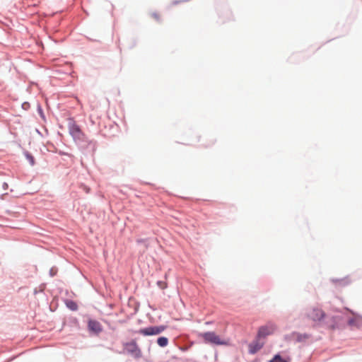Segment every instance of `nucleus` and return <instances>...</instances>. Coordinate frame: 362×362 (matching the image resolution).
I'll list each match as a JSON object with an SVG mask.
<instances>
[{
	"label": "nucleus",
	"mask_w": 362,
	"mask_h": 362,
	"mask_svg": "<svg viewBox=\"0 0 362 362\" xmlns=\"http://www.w3.org/2000/svg\"><path fill=\"white\" fill-rule=\"evenodd\" d=\"M69 132L76 139H82L83 137V133L82 132L79 126L75 123H73L69 126Z\"/></svg>",
	"instance_id": "0eeeda50"
},
{
	"label": "nucleus",
	"mask_w": 362,
	"mask_h": 362,
	"mask_svg": "<svg viewBox=\"0 0 362 362\" xmlns=\"http://www.w3.org/2000/svg\"><path fill=\"white\" fill-rule=\"evenodd\" d=\"M276 329L275 325L272 323H268L264 326H262L259 328L257 332V338L262 339L265 338L267 336H269L274 333Z\"/></svg>",
	"instance_id": "39448f33"
},
{
	"label": "nucleus",
	"mask_w": 362,
	"mask_h": 362,
	"mask_svg": "<svg viewBox=\"0 0 362 362\" xmlns=\"http://www.w3.org/2000/svg\"><path fill=\"white\" fill-rule=\"evenodd\" d=\"M88 329L89 332L99 334L103 331V326L97 320H89L88 322Z\"/></svg>",
	"instance_id": "423d86ee"
},
{
	"label": "nucleus",
	"mask_w": 362,
	"mask_h": 362,
	"mask_svg": "<svg viewBox=\"0 0 362 362\" xmlns=\"http://www.w3.org/2000/svg\"><path fill=\"white\" fill-rule=\"evenodd\" d=\"M296 339L298 341H303L309 338V335L307 334H296Z\"/></svg>",
	"instance_id": "9d476101"
},
{
	"label": "nucleus",
	"mask_w": 362,
	"mask_h": 362,
	"mask_svg": "<svg viewBox=\"0 0 362 362\" xmlns=\"http://www.w3.org/2000/svg\"><path fill=\"white\" fill-rule=\"evenodd\" d=\"M264 346V342L260 341V339L257 337L256 340L252 341L249 345V351L250 354H255L260 350Z\"/></svg>",
	"instance_id": "6e6552de"
},
{
	"label": "nucleus",
	"mask_w": 362,
	"mask_h": 362,
	"mask_svg": "<svg viewBox=\"0 0 362 362\" xmlns=\"http://www.w3.org/2000/svg\"><path fill=\"white\" fill-rule=\"evenodd\" d=\"M66 305L71 310H76L77 308H78L77 304L75 302L72 301V300L67 301L66 302Z\"/></svg>",
	"instance_id": "9b49d317"
},
{
	"label": "nucleus",
	"mask_w": 362,
	"mask_h": 362,
	"mask_svg": "<svg viewBox=\"0 0 362 362\" xmlns=\"http://www.w3.org/2000/svg\"><path fill=\"white\" fill-rule=\"evenodd\" d=\"M124 350L134 357L139 358L141 355V350L135 340H132L124 345Z\"/></svg>",
	"instance_id": "20e7f679"
},
{
	"label": "nucleus",
	"mask_w": 362,
	"mask_h": 362,
	"mask_svg": "<svg viewBox=\"0 0 362 362\" xmlns=\"http://www.w3.org/2000/svg\"><path fill=\"white\" fill-rule=\"evenodd\" d=\"M25 157L28 159V160L30 162L31 165H33L35 164V160L33 156H31L30 153H26Z\"/></svg>",
	"instance_id": "4468645a"
},
{
	"label": "nucleus",
	"mask_w": 362,
	"mask_h": 362,
	"mask_svg": "<svg viewBox=\"0 0 362 362\" xmlns=\"http://www.w3.org/2000/svg\"><path fill=\"white\" fill-rule=\"evenodd\" d=\"M158 344L161 347H165L168 344V339L165 337H160L157 339Z\"/></svg>",
	"instance_id": "1a4fd4ad"
},
{
	"label": "nucleus",
	"mask_w": 362,
	"mask_h": 362,
	"mask_svg": "<svg viewBox=\"0 0 362 362\" xmlns=\"http://www.w3.org/2000/svg\"><path fill=\"white\" fill-rule=\"evenodd\" d=\"M349 324L350 325H356L360 326L362 324V320L361 319H351L349 321Z\"/></svg>",
	"instance_id": "f8f14e48"
},
{
	"label": "nucleus",
	"mask_w": 362,
	"mask_h": 362,
	"mask_svg": "<svg viewBox=\"0 0 362 362\" xmlns=\"http://www.w3.org/2000/svg\"><path fill=\"white\" fill-rule=\"evenodd\" d=\"M270 362H288L286 360L281 357L280 355H275Z\"/></svg>",
	"instance_id": "ddd939ff"
},
{
	"label": "nucleus",
	"mask_w": 362,
	"mask_h": 362,
	"mask_svg": "<svg viewBox=\"0 0 362 362\" xmlns=\"http://www.w3.org/2000/svg\"><path fill=\"white\" fill-rule=\"evenodd\" d=\"M199 339H202L204 343L214 345H227L228 341L214 332H199L197 334Z\"/></svg>",
	"instance_id": "f257e3e1"
},
{
	"label": "nucleus",
	"mask_w": 362,
	"mask_h": 362,
	"mask_svg": "<svg viewBox=\"0 0 362 362\" xmlns=\"http://www.w3.org/2000/svg\"><path fill=\"white\" fill-rule=\"evenodd\" d=\"M165 329V327L161 326H152L143 329H140L137 332L144 336L157 335L163 332Z\"/></svg>",
	"instance_id": "f03ea898"
},
{
	"label": "nucleus",
	"mask_w": 362,
	"mask_h": 362,
	"mask_svg": "<svg viewBox=\"0 0 362 362\" xmlns=\"http://www.w3.org/2000/svg\"><path fill=\"white\" fill-rule=\"evenodd\" d=\"M307 316L313 322H320L324 319L325 313L319 308H312L307 312Z\"/></svg>",
	"instance_id": "7ed1b4c3"
},
{
	"label": "nucleus",
	"mask_w": 362,
	"mask_h": 362,
	"mask_svg": "<svg viewBox=\"0 0 362 362\" xmlns=\"http://www.w3.org/2000/svg\"><path fill=\"white\" fill-rule=\"evenodd\" d=\"M151 17L153 18L157 21H159L160 20V15L157 12L152 13Z\"/></svg>",
	"instance_id": "2eb2a0df"
}]
</instances>
